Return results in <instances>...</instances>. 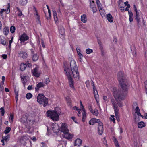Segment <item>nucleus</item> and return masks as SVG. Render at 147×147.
Returning <instances> with one entry per match:
<instances>
[{
    "mask_svg": "<svg viewBox=\"0 0 147 147\" xmlns=\"http://www.w3.org/2000/svg\"><path fill=\"white\" fill-rule=\"evenodd\" d=\"M32 95L30 93H27L26 96V98L28 99H30L32 97Z\"/></svg>",
    "mask_w": 147,
    "mask_h": 147,
    "instance_id": "36",
    "label": "nucleus"
},
{
    "mask_svg": "<svg viewBox=\"0 0 147 147\" xmlns=\"http://www.w3.org/2000/svg\"><path fill=\"white\" fill-rule=\"evenodd\" d=\"M19 56L24 59L27 57V55L26 52L21 51L19 53Z\"/></svg>",
    "mask_w": 147,
    "mask_h": 147,
    "instance_id": "16",
    "label": "nucleus"
},
{
    "mask_svg": "<svg viewBox=\"0 0 147 147\" xmlns=\"http://www.w3.org/2000/svg\"><path fill=\"white\" fill-rule=\"evenodd\" d=\"M32 54H34L32 55V59L34 61H36L38 60L39 58V56L36 54H34V51H32Z\"/></svg>",
    "mask_w": 147,
    "mask_h": 147,
    "instance_id": "22",
    "label": "nucleus"
},
{
    "mask_svg": "<svg viewBox=\"0 0 147 147\" xmlns=\"http://www.w3.org/2000/svg\"><path fill=\"white\" fill-rule=\"evenodd\" d=\"M37 98V102L40 104H42L44 107L46 106L48 104V99L43 94H39Z\"/></svg>",
    "mask_w": 147,
    "mask_h": 147,
    "instance_id": "6",
    "label": "nucleus"
},
{
    "mask_svg": "<svg viewBox=\"0 0 147 147\" xmlns=\"http://www.w3.org/2000/svg\"><path fill=\"white\" fill-rule=\"evenodd\" d=\"M49 82L50 80L49 79L47 78H46L45 81L46 84H47Z\"/></svg>",
    "mask_w": 147,
    "mask_h": 147,
    "instance_id": "55",
    "label": "nucleus"
},
{
    "mask_svg": "<svg viewBox=\"0 0 147 147\" xmlns=\"http://www.w3.org/2000/svg\"><path fill=\"white\" fill-rule=\"evenodd\" d=\"M98 123V132L100 135H101L103 131V127L102 123L98 119L96 118L92 119L89 121V124L90 125H93L95 123Z\"/></svg>",
    "mask_w": 147,
    "mask_h": 147,
    "instance_id": "4",
    "label": "nucleus"
},
{
    "mask_svg": "<svg viewBox=\"0 0 147 147\" xmlns=\"http://www.w3.org/2000/svg\"><path fill=\"white\" fill-rule=\"evenodd\" d=\"M135 18L138 24L139 23L140 21L139 17V12L138 11H136V15L135 16Z\"/></svg>",
    "mask_w": 147,
    "mask_h": 147,
    "instance_id": "23",
    "label": "nucleus"
},
{
    "mask_svg": "<svg viewBox=\"0 0 147 147\" xmlns=\"http://www.w3.org/2000/svg\"><path fill=\"white\" fill-rule=\"evenodd\" d=\"M13 37H12L11 39V40H10L9 41L8 46H9V48H10L11 47V43L13 41Z\"/></svg>",
    "mask_w": 147,
    "mask_h": 147,
    "instance_id": "45",
    "label": "nucleus"
},
{
    "mask_svg": "<svg viewBox=\"0 0 147 147\" xmlns=\"http://www.w3.org/2000/svg\"><path fill=\"white\" fill-rule=\"evenodd\" d=\"M96 2L97 7H98V9L99 10V11L102 10V5L99 1V0H96Z\"/></svg>",
    "mask_w": 147,
    "mask_h": 147,
    "instance_id": "25",
    "label": "nucleus"
},
{
    "mask_svg": "<svg viewBox=\"0 0 147 147\" xmlns=\"http://www.w3.org/2000/svg\"><path fill=\"white\" fill-rule=\"evenodd\" d=\"M59 32L61 35H63L65 33L64 28L63 26H60L58 27Z\"/></svg>",
    "mask_w": 147,
    "mask_h": 147,
    "instance_id": "20",
    "label": "nucleus"
},
{
    "mask_svg": "<svg viewBox=\"0 0 147 147\" xmlns=\"http://www.w3.org/2000/svg\"><path fill=\"white\" fill-rule=\"evenodd\" d=\"M3 32L4 35H7L9 32L8 28L7 27H5L3 30Z\"/></svg>",
    "mask_w": 147,
    "mask_h": 147,
    "instance_id": "29",
    "label": "nucleus"
},
{
    "mask_svg": "<svg viewBox=\"0 0 147 147\" xmlns=\"http://www.w3.org/2000/svg\"><path fill=\"white\" fill-rule=\"evenodd\" d=\"M107 18L109 22H112L113 21V18L111 14H109L107 16Z\"/></svg>",
    "mask_w": 147,
    "mask_h": 147,
    "instance_id": "24",
    "label": "nucleus"
},
{
    "mask_svg": "<svg viewBox=\"0 0 147 147\" xmlns=\"http://www.w3.org/2000/svg\"><path fill=\"white\" fill-rule=\"evenodd\" d=\"M32 85L29 86L27 88V89L28 90H30L32 89Z\"/></svg>",
    "mask_w": 147,
    "mask_h": 147,
    "instance_id": "59",
    "label": "nucleus"
},
{
    "mask_svg": "<svg viewBox=\"0 0 147 147\" xmlns=\"http://www.w3.org/2000/svg\"><path fill=\"white\" fill-rule=\"evenodd\" d=\"M131 52L132 53L133 56H135L136 54V49L134 45H132L131 46Z\"/></svg>",
    "mask_w": 147,
    "mask_h": 147,
    "instance_id": "18",
    "label": "nucleus"
},
{
    "mask_svg": "<svg viewBox=\"0 0 147 147\" xmlns=\"http://www.w3.org/2000/svg\"><path fill=\"white\" fill-rule=\"evenodd\" d=\"M103 99L105 102H106L108 100L107 97L106 96H103Z\"/></svg>",
    "mask_w": 147,
    "mask_h": 147,
    "instance_id": "61",
    "label": "nucleus"
},
{
    "mask_svg": "<svg viewBox=\"0 0 147 147\" xmlns=\"http://www.w3.org/2000/svg\"><path fill=\"white\" fill-rule=\"evenodd\" d=\"M13 115L12 113H10L9 116V122L12 123L13 121Z\"/></svg>",
    "mask_w": 147,
    "mask_h": 147,
    "instance_id": "37",
    "label": "nucleus"
},
{
    "mask_svg": "<svg viewBox=\"0 0 147 147\" xmlns=\"http://www.w3.org/2000/svg\"><path fill=\"white\" fill-rule=\"evenodd\" d=\"M61 131L63 133L69 132V131L67 128V126L66 124L65 123H63L62 124L61 127Z\"/></svg>",
    "mask_w": 147,
    "mask_h": 147,
    "instance_id": "11",
    "label": "nucleus"
},
{
    "mask_svg": "<svg viewBox=\"0 0 147 147\" xmlns=\"http://www.w3.org/2000/svg\"><path fill=\"white\" fill-rule=\"evenodd\" d=\"M45 85L44 83L43 82H40L38 84H37L36 86L35 87V89L36 91H38L39 89L42 87L44 86Z\"/></svg>",
    "mask_w": 147,
    "mask_h": 147,
    "instance_id": "13",
    "label": "nucleus"
},
{
    "mask_svg": "<svg viewBox=\"0 0 147 147\" xmlns=\"http://www.w3.org/2000/svg\"><path fill=\"white\" fill-rule=\"evenodd\" d=\"M80 102L81 106V108L82 109V111H84L85 110V109H84V107L83 105L82 104V102L81 101H80Z\"/></svg>",
    "mask_w": 147,
    "mask_h": 147,
    "instance_id": "56",
    "label": "nucleus"
},
{
    "mask_svg": "<svg viewBox=\"0 0 147 147\" xmlns=\"http://www.w3.org/2000/svg\"><path fill=\"white\" fill-rule=\"evenodd\" d=\"M111 102L113 105V107H115V106H117V104L114 99H111Z\"/></svg>",
    "mask_w": 147,
    "mask_h": 147,
    "instance_id": "43",
    "label": "nucleus"
},
{
    "mask_svg": "<svg viewBox=\"0 0 147 147\" xmlns=\"http://www.w3.org/2000/svg\"><path fill=\"white\" fill-rule=\"evenodd\" d=\"M145 87L146 93L147 94V80L145 82Z\"/></svg>",
    "mask_w": 147,
    "mask_h": 147,
    "instance_id": "50",
    "label": "nucleus"
},
{
    "mask_svg": "<svg viewBox=\"0 0 147 147\" xmlns=\"http://www.w3.org/2000/svg\"><path fill=\"white\" fill-rule=\"evenodd\" d=\"M11 130V127H6L4 131V133L6 134H7Z\"/></svg>",
    "mask_w": 147,
    "mask_h": 147,
    "instance_id": "35",
    "label": "nucleus"
},
{
    "mask_svg": "<svg viewBox=\"0 0 147 147\" xmlns=\"http://www.w3.org/2000/svg\"><path fill=\"white\" fill-rule=\"evenodd\" d=\"M54 20L55 22H57L58 20V18L57 16V15H56L53 16Z\"/></svg>",
    "mask_w": 147,
    "mask_h": 147,
    "instance_id": "51",
    "label": "nucleus"
},
{
    "mask_svg": "<svg viewBox=\"0 0 147 147\" xmlns=\"http://www.w3.org/2000/svg\"><path fill=\"white\" fill-rule=\"evenodd\" d=\"M64 134V137L66 139H71L73 135V134H71L69 133V132H66Z\"/></svg>",
    "mask_w": 147,
    "mask_h": 147,
    "instance_id": "15",
    "label": "nucleus"
},
{
    "mask_svg": "<svg viewBox=\"0 0 147 147\" xmlns=\"http://www.w3.org/2000/svg\"><path fill=\"white\" fill-rule=\"evenodd\" d=\"M15 30V26H12L11 27L10 30L11 33H13L14 32Z\"/></svg>",
    "mask_w": 147,
    "mask_h": 147,
    "instance_id": "40",
    "label": "nucleus"
},
{
    "mask_svg": "<svg viewBox=\"0 0 147 147\" xmlns=\"http://www.w3.org/2000/svg\"><path fill=\"white\" fill-rule=\"evenodd\" d=\"M94 1H92L91 2H90V8H92L95 7V5L94 3Z\"/></svg>",
    "mask_w": 147,
    "mask_h": 147,
    "instance_id": "48",
    "label": "nucleus"
},
{
    "mask_svg": "<svg viewBox=\"0 0 147 147\" xmlns=\"http://www.w3.org/2000/svg\"><path fill=\"white\" fill-rule=\"evenodd\" d=\"M81 20L82 22L84 23L86 22V18L85 15L83 14L81 16Z\"/></svg>",
    "mask_w": 147,
    "mask_h": 147,
    "instance_id": "32",
    "label": "nucleus"
},
{
    "mask_svg": "<svg viewBox=\"0 0 147 147\" xmlns=\"http://www.w3.org/2000/svg\"><path fill=\"white\" fill-rule=\"evenodd\" d=\"M4 108V107H2L0 109V110L1 112V115L2 116H4V115L5 111Z\"/></svg>",
    "mask_w": 147,
    "mask_h": 147,
    "instance_id": "41",
    "label": "nucleus"
},
{
    "mask_svg": "<svg viewBox=\"0 0 147 147\" xmlns=\"http://www.w3.org/2000/svg\"><path fill=\"white\" fill-rule=\"evenodd\" d=\"M113 141L115 142L116 146L119 145L118 143V142L116 138H114Z\"/></svg>",
    "mask_w": 147,
    "mask_h": 147,
    "instance_id": "46",
    "label": "nucleus"
},
{
    "mask_svg": "<svg viewBox=\"0 0 147 147\" xmlns=\"http://www.w3.org/2000/svg\"><path fill=\"white\" fill-rule=\"evenodd\" d=\"M91 8L92 9V11L93 13L96 12L97 11V9L96 8V7H94L93 8Z\"/></svg>",
    "mask_w": 147,
    "mask_h": 147,
    "instance_id": "53",
    "label": "nucleus"
},
{
    "mask_svg": "<svg viewBox=\"0 0 147 147\" xmlns=\"http://www.w3.org/2000/svg\"><path fill=\"white\" fill-rule=\"evenodd\" d=\"M79 51L77 50V53L78 54V55L79 56L80 58V59H82V55L81 53H80V49H78Z\"/></svg>",
    "mask_w": 147,
    "mask_h": 147,
    "instance_id": "47",
    "label": "nucleus"
},
{
    "mask_svg": "<svg viewBox=\"0 0 147 147\" xmlns=\"http://www.w3.org/2000/svg\"><path fill=\"white\" fill-rule=\"evenodd\" d=\"M6 9H2L0 12V15L1 16H2L3 15V13L5 11Z\"/></svg>",
    "mask_w": 147,
    "mask_h": 147,
    "instance_id": "44",
    "label": "nucleus"
},
{
    "mask_svg": "<svg viewBox=\"0 0 147 147\" xmlns=\"http://www.w3.org/2000/svg\"><path fill=\"white\" fill-rule=\"evenodd\" d=\"M88 108L90 111H91L92 110V109L91 105H88Z\"/></svg>",
    "mask_w": 147,
    "mask_h": 147,
    "instance_id": "62",
    "label": "nucleus"
},
{
    "mask_svg": "<svg viewBox=\"0 0 147 147\" xmlns=\"http://www.w3.org/2000/svg\"><path fill=\"white\" fill-rule=\"evenodd\" d=\"M28 2V0H20V3L21 5L24 6L26 5Z\"/></svg>",
    "mask_w": 147,
    "mask_h": 147,
    "instance_id": "30",
    "label": "nucleus"
},
{
    "mask_svg": "<svg viewBox=\"0 0 147 147\" xmlns=\"http://www.w3.org/2000/svg\"><path fill=\"white\" fill-rule=\"evenodd\" d=\"M9 7H10V5H9L7 6V13L8 14L10 12V9H9Z\"/></svg>",
    "mask_w": 147,
    "mask_h": 147,
    "instance_id": "57",
    "label": "nucleus"
},
{
    "mask_svg": "<svg viewBox=\"0 0 147 147\" xmlns=\"http://www.w3.org/2000/svg\"><path fill=\"white\" fill-rule=\"evenodd\" d=\"M26 67L27 65L26 64L22 63L20 65V68L21 71H23L25 70Z\"/></svg>",
    "mask_w": 147,
    "mask_h": 147,
    "instance_id": "26",
    "label": "nucleus"
},
{
    "mask_svg": "<svg viewBox=\"0 0 147 147\" xmlns=\"http://www.w3.org/2000/svg\"><path fill=\"white\" fill-rule=\"evenodd\" d=\"M120 9L121 10V11H124V7L123 6H120Z\"/></svg>",
    "mask_w": 147,
    "mask_h": 147,
    "instance_id": "64",
    "label": "nucleus"
},
{
    "mask_svg": "<svg viewBox=\"0 0 147 147\" xmlns=\"http://www.w3.org/2000/svg\"><path fill=\"white\" fill-rule=\"evenodd\" d=\"M135 113H136L138 115H140V110L138 107H136L135 109Z\"/></svg>",
    "mask_w": 147,
    "mask_h": 147,
    "instance_id": "39",
    "label": "nucleus"
},
{
    "mask_svg": "<svg viewBox=\"0 0 147 147\" xmlns=\"http://www.w3.org/2000/svg\"><path fill=\"white\" fill-rule=\"evenodd\" d=\"M10 138V136L9 134L4 137H3L2 140H3L4 141L7 142L9 141Z\"/></svg>",
    "mask_w": 147,
    "mask_h": 147,
    "instance_id": "31",
    "label": "nucleus"
},
{
    "mask_svg": "<svg viewBox=\"0 0 147 147\" xmlns=\"http://www.w3.org/2000/svg\"><path fill=\"white\" fill-rule=\"evenodd\" d=\"M7 55L6 54H3L2 55V57L4 59H5L7 58Z\"/></svg>",
    "mask_w": 147,
    "mask_h": 147,
    "instance_id": "58",
    "label": "nucleus"
},
{
    "mask_svg": "<svg viewBox=\"0 0 147 147\" xmlns=\"http://www.w3.org/2000/svg\"><path fill=\"white\" fill-rule=\"evenodd\" d=\"M82 142V140L79 138H77L75 141L74 145L75 146H80Z\"/></svg>",
    "mask_w": 147,
    "mask_h": 147,
    "instance_id": "14",
    "label": "nucleus"
},
{
    "mask_svg": "<svg viewBox=\"0 0 147 147\" xmlns=\"http://www.w3.org/2000/svg\"><path fill=\"white\" fill-rule=\"evenodd\" d=\"M51 12H50V14L49 13V16H46V18L47 20H49L51 19Z\"/></svg>",
    "mask_w": 147,
    "mask_h": 147,
    "instance_id": "54",
    "label": "nucleus"
},
{
    "mask_svg": "<svg viewBox=\"0 0 147 147\" xmlns=\"http://www.w3.org/2000/svg\"><path fill=\"white\" fill-rule=\"evenodd\" d=\"M29 138V136L27 134L19 136L18 138V142L21 144L25 145L26 144V141L28 140Z\"/></svg>",
    "mask_w": 147,
    "mask_h": 147,
    "instance_id": "7",
    "label": "nucleus"
},
{
    "mask_svg": "<svg viewBox=\"0 0 147 147\" xmlns=\"http://www.w3.org/2000/svg\"><path fill=\"white\" fill-rule=\"evenodd\" d=\"M113 95L119 107L122 106V103L121 102V101L125 99V96L127 95V90H126V92L125 90L119 89L117 90L116 89H114Z\"/></svg>",
    "mask_w": 147,
    "mask_h": 147,
    "instance_id": "2",
    "label": "nucleus"
},
{
    "mask_svg": "<svg viewBox=\"0 0 147 147\" xmlns=\"http://www.w3.org/2000/svg\"><path fill=\"white\" fill-rule=\"evenodd\" d=\"M53 16L57 15L56 11L55 10H53Z\"/></svg>",
    "mask_w": 147,
    "mask_h": 147,
    "instance_id": "63",
    "label": "nucleus"
},
{
    "mask_svg": "<svg viewBox=\"0 0 147 147\" xmlns=\"http://www.w3.org/2000/svg\"><path fill=\"white\" fill-rule=\"evenodd\" d=\"M124 4L126 6H127L128 7H130V4H128V1H126L124 3Z\"/></svg>",
    "mask_w": 147,
    "mask_h": 147,
    "instance_id": "52",
    "label": "nucleus"
},
{
    "mask_svg": "<svg viewBox=\"0 0 147 147\" xmlns=\"http://www.w3.org/2000/svg\"><path fill=\"white\" fill-rule=\"evenodd\" d=\"M20 77L21 78L22 82L23 84L24 85L27 82V79L28 78V77L26 76H22V75L20 76Z\"/></svg>",
    "mask_w": 147,
    "mask_h": 147,
    "instance_id": "17",
    "label": "nucleus"
},
{
    "mask_svg": "<svg viewBox=\"0 0 147 147\" xmlns=\"http://www.w3.org/2000/svg\"><path fill=\"white\" fill-rule=\"evenodd\" d=\"M28 39V36H27L26 34L24 33L20 36L19 40L21 42V43H22Z\"/></svg>",
    "mask_w": 147,
    "mask_h": 147,
    "instance_id": "9",
    "label": "nucleus"
},
{
    "mask_svg": "<svg viewBox=\"0 0 147 147\" xmlns=\"http://www.w3.org/2000/svg\"><path fill=\"white\" fill-rule=\"evenodd\" d=\"M117 76L121 87L120 89L125 90V92L128 89L127 81L125 76L123 72L120 71L118 73Z\"/></svg>",
    "mask_w": 147,
    "mask_h": 147,
    "instance_id": "3",
    "label": "nucleus"
},
{
    "mask_svg": "<svg viewBox=\"0 0 147 147\" xmlns=\"http://www.w3.org/2000/svg\"><path fill=\"white\" fill-rule=\"evenodd\" d=\"M128 13L129 16V20L131 22L133 21V16L132 13L131 11H129Z\"/></svg>",
    "mask_w": 147,
    "mask_h": 147,
    "instance_id": "27",
    "label": "nucleus"
},
{
    "mask_svg": "<svg viewBox=\"0 0 147 147\" xmlns=\"http://www.w3.org/2000/svg\"><path fill=\"white\" fill-rule=\"evenodd\" d=\"M115 113V116L117 117L119 115V111L118 109V107L117 106H115V107H113Z\"/></svg>",
    "mask_w": 147,
    "mask_h": 147,
    "instance_id": "21",
    "label": "nucleus"
},
{
    "mask_svg": "<svg viewBox=\"0 0 147 147\" xmlns=\"http://www.w3.org/2000/svg\"><path fill=\"white\" fill-rule=\"evenodd\" d=\"M31 139L34 141H35L36 140V138L34 136L31 138Z\"/></svg>",
    "mask_w": 147,
    "mask_h": 147,
    "instance_id": "60",
    "label": "nucleus"
},
{
    "mask_svg": "<svg viewBox=\"0 0 147 147\" xmlns=\"http://www.w3.org/2000/svg\"><path fill=\"white\" fill-rule=\"evenodd\" d=\"M52 128L53 132L57 133L59 131V127L57 124L53 123L51 125Z\"/></svg>",
    "mask_w": 147,
    "mask_h": 147,
    "instance_id": "10",
    "label": "nucleus"
},
{
    "mask_svg": "<svg viewBox=\"0 0 147 147\" xmlns=\"http://www.w3.org/2000/svg\"><path fill=\"white\" fill-rule=\"evenodd\" d=\"M47 116L51 118L53 120L57 121L59 119V115H60V112H57L56 110L48 111L47 112Z\"/></svg>",
    "mask_w": 147,
    "mask_h": 147,
    "instance_id": "5",
    "label": "nucleus"
},
{
    "mask_svg": "<svg viewBox=\"0 0 147 147\" xmlns=\"http://www.w3.org/2000/svg\"><path fill=\"white\" fill-rule=\"evenodd\" d=\"M92 114L94 115L97 116L98 115V111L97 109H95L93 112Z\"/></svg>",
    "mask_w": 147,
    "mask_h": 147,
    "instance_id": "42",
    "label": "nucleus"
},
{
    "mask_svg": "<svg viewBox=\"0 0 147 147\" xmlns=\"http://www.w3.org/2000/svg\"><path fill=\"white\" fill-rule=\"evenodd\" d=\"M70 65L71 69V71L77 70L78 69L76 64V62L74 59H72L71 60Z\"/></svg>",
    "mask_w": 147,
    "mask_h": 147,
    "instance_id": "8",
    "label": "nucleus"
},
{
    "mask_svg": "<svg viewBox=\"0 0 147 147\" xmlns=\"http://www.w3.org/2000/svg\"><path fill=\"white\" fill-rule=\"evenodd\" d=\"M83 111V113L82 114V117L84 118H85L86 117V113L85 112V110Z\"/></svg>",
    "mask_w": 147,
    "mask_h": 147,
    "instance_id": "49",
    "label": "nucleus"
},
{
    "mask_svg": "<svg viewBox=\"0 0 147 147\" xmlns=\"http://www.w3.org/2000/svg\"><path fill=\"white\" fill-rule=\"evenodd\" d=\"M64 68L68 78L70 86L72 89H74V81L71 78V75L72 74H73L76 80H78L79 79L80 76L78 69L77 70L71 71V69L68 67L67 65H65Z\"/></svg>",
    "mask_w": 147,
    "mask_h": 147,
    "instance_id": "1",
    "label": "nucleus"
},
{
    "mask_svg": "<svg viewBox=\"0 0 147 147\" xmlns=\"http://www.w3.org/2000/svg\"><path fill=\"white\" fill-rule=\"evenodd\" d=\"M27 120V118L26 117H23L20 119V121L22 123H25Z\"/></svg>",
    "mask_w": 147,
    "mask_h": 147,
    "instance_id": "34",
    "label": "nucleus"
},
{
    "mask_svg": "<svg viewBox=\"0 0 147 147\" xmlns=\"http://www.w3.org/2000/svg\"><path fill=\"white\" fill-rule=\"evenodd\" d=\"M93 92H94V96L95 98L96 99V100H97V98H98V92L96 88V87L94 85H93Z\"/></svg>",
    "mask_w": 147,
    "mask_h": 147,
    "instance_id": "19",
    "label": "nucleus"
},
{
    "mask_svg": "<svg viewBox=\"0 0 147 147\" xmlns=\"http://www.w3.org/2000/svg\"><path fill=\"white\" fill-rule=\"evenodd\" d=\"M93 52L92 50L90 49H87L86 50V53L88 54H89L91 53H92Z\"/></svg>",
    "mask_w": 147,
    "mask_h": 147,
    "instance_id": "38",
    "label": "nucleus"
},
{
    "mask_svg": "<svg viewBox=\"0 0 147 147\" xmlns=\"http://www.w3.org/2000/svg\"><path fill=\"white\" fill-rule=\"evenodd\" d=\"M145 125L143 121H141L139 122L138 124V127L140 128H142L145 127Z\"/></svg>",
    "mask_w": 147,
    "mask_h": 147,
    "instance_id": "28",
    "label": "nucleus"
},
{
    "mask_svg": "<svg viewBox=\"0 0 147 147\" xmlns=\"http://www.w3.org/2000/svg\"><path fill=\"white\" fill-rule=\"evenodd\" d=\"M0 43L3 45H5L6 43V40L4 38H0Z\"/></svg>",
    "mask_w": 147,
    "mask_h": 147,
    "instance_id": "33",
    "label": "nucleus"
},
{
    "mask_svg": "<svg viewBox=\"0 0 147 147\" xmlns=\"http://www.w3.org/2000/svg\"><path fill=\"white\" fill-rule=\"evenodd\" d=\"M38 67L36 66L33 70L32 74L33 75L36 77H38L40 75V72L38 71Z\"/></svg>",
    "mask_w": 147,
    "mask_h": 147,
    "instance_id": "12",
    "label": "nucleus"
}]
</instances>
